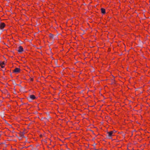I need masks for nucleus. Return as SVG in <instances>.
<instances>
[{
    "label": "nucleus",
    "mask_w": 150,
    "mask_h": 150,
    "mask_svg": "<svg viewBox=\"0 0 150 150\" xmlns=\"http://www.w3.org/2000/svg\"><path fill=\"white\" fill-rule=\"evenodd\" d=\"M96 150H97V149H96Z\"/></svg>",
    "instance_id": "1a4fd4ad"
},
{
    "label": "nucleus",
    "mask_w": 150,
    "mask_h": 150,
    "mask_svg": "<svg viewBox=\"0 0 150 150\" xmlns=\"http://www.w3.org/2000/svg\"><path fill=\"white\" fill-rule=\"evenodd\" d=\"M5 26V24L4 23H1L0 24V29H3Z\"/></svg>",
    "instance_id": "f03ea898"
},
{
    "label": "nucleus",
    "mask_w": 150,
    "mask_h": 150,
    "mask_svg": "<svg viewBox=\"0 0 150 150\" xmlns=\"http://www.w3.org/2000/svg\"><path fill=\"white\" fill-rule=\"evenodd\" d=\"M18 49V51L19 52H21L23 51V47L21 46H20L19 47Z\"/></svg>",
    "instance_id": "7ed1b4c3"
},
{
    "label": "nucleus",
    "mask_w": 150,
    "mask_h": 150,
    "mask_svg": "<svg viewBox=\"0 0 150 150\" xmlns=\"http://www.w3.org/2000/svg\"><path fill=\"white\" fill-rule=\"evenodd\" d=\"M115 131H112L108 132L107 133V136L109 138H110L111 137L115 135Z\"/></svg>",
    "instance_id": "f257e3e1"
},
{
    "label": "nucleus",
    "mask_w": 150,
    "mask_h": 150,
    "mask_svg": "<svg viewBox=\"0 0 150 150\" xmlns=\"http://www.w3.org/2000/svg\"><path fill=\"white\" fill-rule=\"evenodd\" d=\"M30 98L32 100L34 99L35 98V97L34 95H31L30 96Z\"/></svg>",
    "instance_id": "423d86ee"
},
{
    "label": "nucleus",
    "mask_w": 150,
    "mask_h": 150,
    "mask_svg": "<svg viewBox=\"0 0 150 150\" xmlns=\"http://www.w3.org/2000/svg\"><path fill=\"white\" fill-rule=\"evenodd\" d=\"M101 12L102 13L105 14V9L103 8H101Z\"/></svg>",
    "instance_id": "0eeeda50"
},
{
    "label": "nucleus",
    "mask_w": 150,
    "mask_h": 150,
    "mask_svg": "<svg viewBox=\"0 0 150 150\" xmlns=\"http://www.w3.org/2000/svg\"><path fill=\"white\" fill-rule=\"evenodd\" d=\"M2 144L4 145L5 146H6V144H5V143L3 142H0V145Z\"/></svg>",
    "instance_id": "6e6552de"
},
{
    "label": "nucleus",
    "mask_w": 150,
    "mask_h": 150,
    "mask_svg": "<svg viewBox=\"0 0 150 150\" xmlns=\"http://www.w3.org/2000/svg\"><path fill=\"white\" fill-rule=\"evenodd\" d=\"M20 69L19 68H16L13 70V71L14 72L17 73L20 71Z\"/></svg>",
    "instance_id": "20e7f679"
},
{
    "label": "nucleus",
    "mask_w": 150,
    "mask_h": 150,
    "mask_svg": "<svg viewBox=\"0 0 150 150\" xmlns=\"http://www.w3.org/2000/svg\"><path fill=\"white\" fill-rule=\"evenodd\" d=\"M5 62H0V66L2 68H3L4 67Z\"/></svg>",
    "instance_id": "39448f33"
}]
</instances>
